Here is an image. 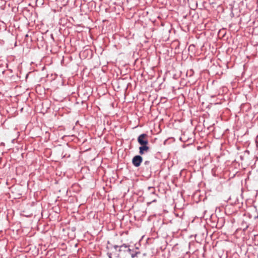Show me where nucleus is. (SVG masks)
<instances>
[{
	"label": "nucleus",
	"mask_w": 258,
	"mask_h": 258,
	"mask_svg": "<svg viewBox=\"0 0 258 258\" xmlns=\"http://www.w3.org/2000/svg\"><path fill=\"white\" fill-rule=\"evenodd\" d=\"M143 161L142 157L140 155L135 156L132 159V163L136 167H139Z\"/></svg>",
	"instance_id": "2"
},
{
	"label": "nucleus",
	"mask_w": 258,
	"mask_h": 258,
	"mask_svg": "<svg viewBox=\"0 0 258 258\" xmlns=\"http://www.w3.org/2000/svg\"><path fill=\"white\" fill-rule=\"evenodd\" d=\"M138 142L141 145H148L147 135L145 134L140 135L138 138Z\"/></svg>",
	"instance_id": "1"
},
{
	"label": "nucleus",
	"mask_w": 258,
	"mask_h": 258,
	"mask_svg": "<svg viewBox=\"0 0 258 258\" xmlns=\"http://www.w3.org/2000/svg\"><path fill=\"white\" fill-rule=\"evenodd\" d=\"M149 150V147L147 145H141L139 148V153L140 154L143 155L145 152H147Z\"/></svg>",
	"instance_id": "3"
},
{
	"label": "nucleus",
	"mask_w": 258,
	"mask_h": 258,
	"mask_svg": "<svg viewBox=\"0 0 258 258\" xmlns=\"http://www.w3.org/2000/svg\"><path fill=\"white\" fill-rule=\"evenodd\" d=\"M148 194H154L155 192V189L153 187H149L148 188Z\"/></svg>",
	"instance_id": "5"
},
{
	"label": "nucleus",
	"mask_w": 258,
	"mask_h": 258,
	"mask_svg": "<svg viewBox=\"0 0 258 258\" xmlns=\"http://www.w3.org/2000/svg\"><path fill=\"white\" fill-rule=\"evenodd\" d=\"M145 165L146 166V170H151V166L150 165V163L149 161H146L144 163Z\"/></svg>",
	"instance_id": "4"
}]
</instances>
